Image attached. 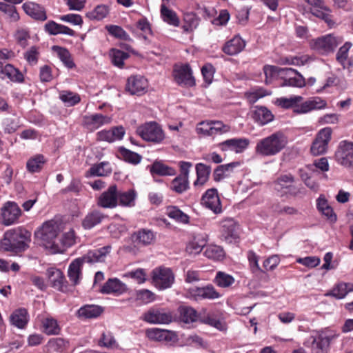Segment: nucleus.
<instances>
[{
  "label": "nucleus",
  "instance_id": "55",
  "mask_svg": "<svg viewBox=\"0 0 353 353\" xmlns=\"http://www.w3.org/2000/svg\"><path fill=\"white\" fill-rule=\"evenodd\" d=\"M203 254L209 259L220 261L224 258L225 252L221 246L209 245L205 248Z\"/></svg>",
  "mask_w": 353,
  "mask_h": 353
},
{
  "label": "nucleus",
  "instance_id": "60",
  "mask_svg": "<svg viewBox=\"0 0 353 353\" xmlns=\"http://www.w3.org/2000/svg\"><path fill=\"white\" fill-rule=\"evenodd\" d=\"M58 242L62 252L66 248L71 247L75 243V235L74 230H71L64 233L60 238L58 237Z\"/></svg>",
  "mask_w": 353,
  "mask_h": 353
},
{
  "label": "nucleus",
  "instance_id": "11",
  "mask_svg": "<svg viewBox=\"0 0 353 353\" xmlns=\"http://www.w3.org/2000/svg\"><path fill=\"white\" fill-rule=\"evenodd\" d=\"M118 187L116 184L110 185L108 188L97 198V205L105 209L115 208L119 205Z\"/></svg>",
  "mask_w": 353,
  "mask_h": 353
},
{
  "label": "nucleus",
  "instance_id": "31",
  "mask_svg": "<svg viewBox=\"0 0 353 353\" xmlns=\"http://www.w3.org/2000/svg\"><path fill=\"white\" fill-rule=\"evenodd\" d=\"M11 325L19 329H24L29 322V314L28 310L19 307L12 312L10 316Z\"/></svg>",
  "mask_w": 353,
  "mask_h": 353
},
{
  "label": "nucleus",
  "instance_id": "15",
  "mask_svg": "<svg viewBox=\"0 0 353 353\" xmlns=\"http://www.w3.org/2000/svg\"><path fill=\"white\" fill-rule=\"evenodd\" d=\"M201 205L211 210L214 214H220L222 212V206L217 190L211 188L208 190L202 196Z\"/></svg>",
  "mask_w": 353,
  "mask_h": 353
},
{
  "label": "nucleus",
  "instance_id": "5",
  "mask_svg": "<svg viewBox=\"0 0 353 353\" xmlns=\"http://www.w3.org/2000/svg\"><path fill=\"white\" fill-rule=\"evenodd\" d=\"M141 319L150 324H168L172 321V314L165 309L152 307L145 312Z\"/></svg>",
  "mask_w": 353,
  "mask_h": 353
},
{
  "label": "nucleus",
  "instance_id": "63",
  "mask_svg": "<svg viewBox=\"0 0 353 353\" xmlns=\"http://www.w3.org/2000/svg\"><path fill=\"white\" fill-rule=\"evenodd\" d=\"M135 299L141 303L148 304L156 299V295L149 290L142 289L136 292Z\"/></svg>",
  "mask_w": 353,
  "mask_h": 353
},
{
  "label": "nucleus",
  "instance_id": "1",
  "mask_svg": "<svg viewBox=\"0 0 353 353\" xmlns=\"http://www.w3.org/2000/svg\"><path fill=\"white\" fill-rule=\"evenodd\" d=\"M31 241V232L22 227L9 230L4 233L1 248L16 255L25 252Z\"/></svg>",
  "mask_w": 353,
  "mask_h": 353
},
{
  "label": "nucleus",
  "instance_id": "25",
  "mask_svg": "<svg viewBox=\"0 0 353 353\" xmlns=\"http://www.w3.org/2000/svg\"><path fill=\"white\" fill-rule=\"evenodd\" d=\"M283 72L288 78L283 80L281 86H292L302 88L305 85V81L303 77L296 70L292 68H283Z\"/></svg>",
  "mask_w": 353,
  "mask_h": 353
},
{
  "label": "nucleus",
  "instance_id": "30",
  "mask_svg": "<svg viewBox=\"0 0 353 353\" xmlns=\"http://www.w3.org/2000/svg\"><path fill=\"white\" fill-rule=\"evenodd\" d=\"M108 216L99 210L90 211L82 220V227L85 230H90L97 225L101 224Z\"/></svg>",
  "mask_w": 353,
  "mask_h": 353
},
{
  "label": "nucleus",
  "instance_id": "52",
  "mask_svg": "<svg viewBox=\"0 0 353 353\" xmlns=\"http://www.w3.org/2000/svg\"><path fill=\"white\" fill-rule=\"evenodd\" d=\"M118 151L119 158L127 163L137 165L142 159V157L140 154L124 147L119 148Z\"/></svg>",
  "mask_w": 353,
  "mask_h": 353
},
{
  "label": "nucleus",
  "instance_id": "45",
  "mask_svg": "<svg viewBox=\"0 0 353 353\" xmlns=\"http://www.w3.org/2000/svg\"><path fill=\"white\" fill-rule=\"evenodd\" d=\"M211 168L203 163H199L196 165V180L194 182L195 187L203 186L209 179Z\"/></svg>",
  "mask_w": 353,
  "mask_h": 353
},
{
  "label": "nucleus",
  "instance_id": "34",
  "mask_svg": "<svg viewBox=\"0 0 353 353\" xmlns=\"http://www.w3.org/2000/svg\"><path fill=\"white\" fill-rule=\"evenodd\" d=\"M40 329L48 336L59 335L61 332V327L59 325L58 321L51 316L42 319Z\"/></svg>",
  "mask_w": 353,
  "mask_h": 353
},
{
  "label": "nucleus",
  "instance_id": "64",
  "mask_svg": "<svg viewBox=\"0 0 353 353\" xmlns=\"http://www.w3.org/2000/svg\"><path fill=\"white\" fill-rule=\"evenodd\" d=\"M0 11L6 14L10 21L16 22L19 19V14L17 12L16 8L12 5L0 2Z\"/></svg>",
  "mask_w": 353,
  "mask_h": 353
},
{
  "label": "nucleus",
  "instance_id": "56",
  "mask_svg": "<svg viewBox=\"0 0 353 353\" xmlns=\"http://www.w3.org/2000/svg\"><path fill=\"white\" fill-rule=\"evenodd\" d=\"M110 11L109 7L106 5H98L92 11L86 14V17L90 20L100 21L107 17Z\"/></svg>",
  "mask_w": 353,
  "mask_h": 353
},
{
  "label": "nucleus",
  "instance_id": "40",
  "mask_svg": "<svg viewBox=\"0 0 353 353\" xmlns=\"http://www.w3.org/2000/svg\"><path fill=\"white\" fill-rule=\"evenodd\" d=\"M46 162L47 159L43 154H36L27 161L26 169L30 173L40 172Z\"/></svg>",
  "mask_w": 353,
  "mask_h": 353
},
{
  "label": "nucleus",
  "instance_id": "59",
  "mask_svg": "<svg viewBox=\"0 0 353 353\" xmlns=\"http://www.w3.org/2000/svg\"><path fill=\"white\" fill-rule=\"evenodd\" d=\"M2 126L6 134H13L20 127V119L6 117L3 120Z\"/></svg>",
  "mask_w": 353,
  "mask_h": 353
},
{
  "label": "nucleus",
  "instance_id": "2",
  "mask_svg": "<svg viewBox=\"0 0 353 353\" xmlns=\"http://www.w3.org/2000/svg\"><path fill=\"white\" fill-rule=\"evenodd\" d=\"M288 139L281 132H276L259 140L255 152L261 157H272L281 152L287 145Z\"/></svg>",
  "mask_w": 353,
  "mask_h": 353
},
{
  "label": "nucleus",
  "instance_id": "24",
  "mask_svg": "<svg viewBox=\"0 0 353 353\" xmlns=\"http://www.w3.org/2000/svg\"><path fill=\"white\" fill-rule=\"evenodd\" d=\"M145 336L150 341L170 342L176 336V333L168 330L153 327L145 330Z\"/></svg>",
  "mask_w": 353,
  "mask_h": 353
},
{
  "label": "nucleus",
  "instance_id": "33",
  "mask_svg": "<svg viewBox=\"0 0 353 353\" xmlns=\"http://www.w3.org/2000/svg\"><path fill=\"white\" fill-rule=\"evenodd\" d=\"M112 172L111 164L108 161H102L92 165L85 173V176H107Z\"/></svg>",
  "mask_w": 353,
  "mask_h": 353
},
{
  "label": "nucleus",
  "instance_id": "41",
  "mask_svg": "<svg viewBox=\"0 0 353 353\" xmlns=\"http://www.w3.org/2000/svg\"><path fill=\"white\" fill-rule=\"evenodd\" d=\"M198 321L201 323L210 325L219 330L224 329L223 323L219 319L215 318L212 314L208 313L205 308H203L199 312Z\"/></svg>",
  "mask_w": 353,
  "mask_h": 353
},
{
  "label": "nucleus",
  "instance_id": "35",
  "mask_svg": "<svg viewBox=\"0 0 353 353\" xmlns=\"http://www.w3.org/2000/svg\"><path fill=\"white\" fill-rule=\"evenodd\" d=\"M47 353H66L69 341L63 338H52L46 345Z\"/></svg>",
  "mask_w": 353,
  "mask_h": 353
},
{
  "label": "nucleus",
  "instance_id": "12",
  "mask_svg": "<svg viewBox=\"0 0 353 353\" xmlns=\"http://www.w3.org/2000/svg\"><path fill=\"white\" fill-rule=\"evenodd\" d=\"M335 157L341 165L353 169V143L342 141L335 153Z\"/></svg>",
  "mask_w": 353,
  "mask_h": 353
},
{
  "label": "nucleus",
  "instance_id": "7",
  "mask_svg": "<svg viewBox=\"0 0 353 353\" xmlns=\"http://www.w3.org/2000/svg\"><path fill=\"white\" fill-rule=\"evenodd\" d=\"M1 223L9 226L19 222L22 211L19 205L14 201H7L1 208Z\"/></svg>",
  "mask_w": 353,
  "mask_h": 353
},
{
  "label": "nucleus",
  "instance_id": "58",
  "mask_svg": "<svg viewBox=\"0 0 353 353\" xmlns=\"http://www.w3.org/2000/svg\"><path fill=\"white\" fill-rule=\"evenodd\" d=\"M2 73L6 75L12 81H23V74L11 64H6L2 70Z\"/></svg>",
  "mask_w": 353,
  "mask_h": 353
},
{
  "label": "nucleus",
  "instance_id": "9",
  "mask_svg": "<svg viewBox=\"0 0 353 353\" xmlns=\"http://www.w3.org/2000/svg\"><path fill=\"white\" fill-rule=\"evenodd\" d=\"M311 6L310 12L315 17L323 20L329 27H334L336 22L332 19L331 10L325 5L323 0H305Z\"/></svg>",
  "mask_w": 353,
  "mask_h": 353
},
{
  "label": "nucleus",
  "instance_id": "4",
  "mask_svg": "<svg viewBox=\"0 0 353 353\" xmlns=\"http://www.w3.org/2000/svg\"><path fill=\"white\" fill-rule=\"evenodd\" d=\"M137 134L145 141L159 143L164 139V132L156 122L145 123L137 130Z\"/></svg>",
  "mask_w": 353,
  "mask_h": 353
},
{
  "label": "nucleus",
  "instance_id": "62",
  "mask_svg": "<svg viewBox=\"0 0 353 353\" xmlns=\"http://www.w3.org/2000/svg\"><path fill=\"white\" fill-rule=\"evenodd\" d=\"M105 29L110 35L116 38L125 41L130 40V35L121 26L109 25L105 26Z\"/></svg>",
  "mask_w": 353,
  "mask_h": 353
},
{
  "label": "nucleus",
  "instance_id": "50",
  "mask_svg": "<svg viewBox=\"0 0 353 353\" xmlns=\"http://www.w3.org/2000/svg\"><path fill=\"white\" fill-rule=\"evenodd\" d=\"M199 24V20L192 12L186 13L183 16V24L182 29L183 32L189 34V39H192V32Z\"/></svg>",
  "mask_w": 353,
  "mask_h": 353
},
{
  "label": "nucleus",
  "instance_id": "27",
  "mask_svg": "<svg viewBox=\"0 0 353 353\" xmlns=\"http://www.w3.org/2000/svg\"><path fill=\"white\" fill-rule=\"evenodd\" d=\"M245 47V41L239 35L234 36L226 41L222 47V51L230 56L240 53Z\"/></svg>",
  "mask_w": 353,
  "mask_h": 353
},
{
  "label": "nucleus",
  "instance_id": "3",
  "mask_svg": "<svg viewBox=\"0 0 353 353\" xmlns=\"http://www.w3.org/2000/svg\"><path fill=\"white\" fill-rule=\"evenodd\" d=\"M59 227L55 221H48L45 222L41 228L35 232V236L41 241L42 244L46 248L53 252H61L58 242Z\"/></svg>",
  "mask_w": 353,
  "mask_h": 353
},
{
  "label": "nucleus",
  "instance_id": "20",
  "mask_svg": "<svg viewBox=\"0 0 353 353\" xmlns=\"http://www.w3.org/2000/svg\"><path fill=\"white\" fill-rule=\"evenodd\" d=\"M221 227V236L224 241L230 243L238 239V226L233 219L228 218L223 220Z\"/></svg>",
  "mask_w": 353,
  "mask_h": 353
},
{
  "label": "nucleus",
  "instance_id": "53",
  "mask_svg": "<svg viewBox=\"0 0 353 353\" xmlns=\"http://www.w3.org/2000/svg\"><path fill=\"white\" fill-rule=\"evenodd\" d=\"M110 57H111L112 63L114 66L121 69L124 68V61L128 59L130 55L128 53L121 50L112 48L110 50Z\"/></svg>",
  "mask_w": 353,
  "mask_h": 353
},
{
  "label": "nucleus",
  "instance_id": "51",
  "mask_svg": "<svg viewBox=\"0 0 353 353\" xmlns=\"http://www.w3.org/2000/svg\"><path fill=\"white\" fill-rule=\"evenodd\" d=\"M103 312V309L95 305H86L78 310L79 317L92 319L98 317Z\"/></svg>",
  "mask_w": 353,
  "mask_h": 353
},
{
  "label": "nucleus",
  "instance_id": "10",
  "mask_svg": "<svg viewBox=\"0 0 353 353\" xmlns=\"http://www.w3.org/2000/svg\"><path fill=\"white\" fill-rule=\"evenodd\" d=\"M343 41L341 37L327 34L313 41L312 48L321 54L332 52Z\"/></svg>",
  "mask_w": 353,
  "mask_h": 353
},
{
  "label": "nucleus",
  "instance_id": "6",
  "mask_svg": "<svg viewBox=\"0 0 353 353\" xmlns=\"http://www.w3.org/2000/svg\"><path fill=\"white\" fill-rule=\"evenodd\" d=\"M152 279L154 286L160 290L170 288L174 281L171 270L161 267L152 270Z\"/></svg>",
  "mask_w": 353,
  "mask_h": 353
},
{
  "label": "nucleus",
  "instance_id": "44",
  "mask_svg": "<svg viewBox=\"0 0 353 353\" xmlns=\"http://www.w3.org/2000/svg\"><path fill=\"white\" fill-rule=\"evenodd\" d=\"M352 46V43L345 42L336 53V60L343 68H349L353 65V61L348 58V52Z\"/></svg>",
  "mask_w": 353,
  "mask_h": 353
},
{
  "label": "nucleus",
  "instance_id": "19",
  "mask_svg": "<svg viewBox=\"0 0 353 353\" xmlns=\"http://www.w3.org/2000/svg\"><path fill=\"white\" fill-rule=\"evenodd\" d=\"M250 141L246 138H234L219 143L218 147L222 151H234L236 153L243 152L249 145Z\"/></svg>",
  "mask_w": 353,
  "mask_h": 353
},
{
  "label": "nucleus",
  "instance_id": "48",
  "mask_svg": "<svg viewBox=\"0 0 353 353\" xmlns=\"http://www.w3.org/2000/svg\"><path fill=\"white\" fill-rule=\"evenodd\" d=\"M330 341L331 337L323 334L312 337V349L316 350V353H326Z\"/></svg>",
  "mask_w": 353,
  "mask_h": 353
},
{
  "label": "nucleus",
  "instance_id": "43",
  "mask_svg": "<svg viewBox=\"0 0 353 353\" xmlns=\"http://www.w3.org/2000/svg\"><path fill=\"white\" fill-rule=\"evenodd\" d=\"M161 17L163 21L169 25L176 26V14L172 10L169 8V1L170 0H161Z\"/></svg>",
  "mask_w": 353,
  "mask_h": 353
},
{
  "label": "nucleus",
  "instance_id": "26",
  "mask_svg": "<svg viewBox=\"0 0 353 353\" xmlns=\"http://www.w3.org/2000/svg\"><path fill=\"white\" fill-rule=\"evenodd\" d=\"M155 239V234L152 230L147 228H142L134 232L131 235L132 241L141 246H146L153 243Z\"/></svg>",
  "mask_w": 353,
  "mask_h": 353
},
{
  "label": "nucleus",
  "instance_id": "28",
  "mask_svg": "<svg viewBox=\"0 0 353 353\" xmlns=\"http://www.w3.org/2000/svg\"><path fill=\"white\" fill-rule=\"evenodd\" d=\"M179 172L178 174V193H181L189 188L188 175L192 163L188 161L179 162Z\"/></svg>",
  "mask_w": 353,
  "mask_h": 353
},
{
  "label": "nucleus",
  "instance_id": "17",
  "mask_svg": "<svg viewBox=\"0 0 353 353\" xmlns=\"http://www.w3.org/2000/svg\"><path fill=\"white\" fill-rule=\"evenodd\" d=\"M111 250V245H105L98 249L90 250L80 258L84 263H102L105 261Z\"/></svg>",
  "mask_w": 353,
  "mask_h": 353
},
{
  "label": "nucleus",
  "instance_id": "49",
  "mask_svg": "<svg viewBox=\"0 0 353 353\" xmlns=\"http://www.w3.org/2000/svg\"><path fill=\"white\" fill-rule=\"evenodd\" d=\"M152 175L172 176L175 174V170L160 161H154L150 167Z\"/></svg>",
  "mask_w": 353,
  "mask_h": 353
},
{
  "label": "nucleus",
  "instance_id": "57",
  "mask_svg": "<svg viewBox=\"0 0 353 353\" xmlns=\"http://www.w3.org/2000/svg\"><path fill=\"white\" fill-rule=\"evenodd\" d=\"M234 281V278L232 275L221 271L216 273L214 279V283L217 286L222 288H226L231 286Z\"/></svg>",
  "mask_w": 353,
  "mask_h": 353
},
{
  "label": "nucleus",
  "instance_id": "37",
  "mask_svg": "<svg viewBox=\"0 0 353 353\" xmlns=\"http://www.w3.org/2000/svg\"><path fill=\"white\" fill-rule=\"evenodd\" d=\"M85 126L91 131L110 122V118L102 114H94L85 118Z\"/></svg>",
  "mask_w": 353,
  "mask_h": 353
},
{
  "label": "nucleus",
  "instance_id": "21",
  "mask_svg": "<svg viewBox=\"0 0 353 353\" xmlns=\"http://www.w3.org/2000/svg\"><path fill=\"white\" fill-rule=\"evenodd\" d=\"M327 106L325 100L316 97L309 99L294 108V112L296 114H305L312 110L323 109Z\"/></svg>",
  "mask_w": 353,
  "mask_h": 353
},
{
  "label": "nucleus",
  "instance_id": "13",
  "mask_svg": "<svg viewBox=\"0 0 353 353\" xmlns=\"http://www.w3.org/2000/svg\"><path fill=\"white\" fill-rule=\"evenodd\" d=\"M148 87V80L141 75L136 74L128 78L125 89L131 95L141 96L146 92Z\"/></svg>",
  "mask_w": 353,
  "mask_h": 353
},
{
  "label": "nucleus",
  "instance_id": "22",
  "mask_svg": "<svg viewBox=\"0 0 353 353\" xmlns=\"http://www.w3.org/2000/svg\"><path fill=\"white\" fill-rule=\"evenodd\" d=\"M178 85L185 88H192L196 85L195 78L188 63L178 66Z\"/></svg>",
  "mask_w": 353,
  "mask_h": 353
},
{
  "label": "nucleus",
  "instance_id": "32",
  "mask_svg": "<svg viewBox=\"0 0 353 353\" xmlns=\"http://www.w3.org/2000/svg\"><path fill=\"white\" fill-rule=\"evenodd\" d=\"M24 12L37 21H46L47 19L45 8L38 3L34 2H26L23 5Z\"/></svg>",
  "mask_w": 353,
  "mask_h": 353
},
{
  "label": "nucleus",
  "instance_id": "42",
  "mask_svg": "<svg viewBox=\"0 0 353 353\" xmlns=\"http://www.w3.org/2000/svg\"><path fill=\"white\" fill-rule=\"evenodd\" d=\"M178 310L181 322L189 324L198 321L199 312H197L193 307L182 305L179 307Z\"/></svg>",
  "mask_w": 353,
  "mask_h": 353
},
{
  "label": "nucleus",
  "instance_id": "61",
  "mask_svg": "<svg viewBox=\"0 0 353 353\" xmlns=\"http://www.w3.org/2000/svg\"><path fill=\"white\" fill-rule=\"evenodd\" d=\"M59 98L69 106L75 105L81 101L80 96L78 94L68 90L61 92Z\"/></svg>",
  "mask_w": 353,
  "mask_h": 353
},
{
  "label": "nucleus",
  "instance_id": "16",
  "mask_svg": "<svg viewBox=\"0 0 353 353\" xmlns=\"http://www.w3.org/2000/svg\"><path fill=\"white\" fill-rule=\"evenodd\" d=\"M46 274L48 281L53 288L62 292H66L68 290V283L61 270L51 268L47 270Z\"/></svg>",
  "mask_w": 353,
  "mask_h": 353
},
{
  "label": "nucleus",
  "instance_id": "38",
  "mask_svg": "<svg viewBox=\"0 0 353 353\" xmlns=\"http://www.w3.org/2000/svg\"><path fill=\"white\" fill-rule=\"evenodd\" d=\"M125 290V285L118 279H110L102 286L100 292L102 294H121Z\"/></svg>",
  "mask_w": 353,
  "mask_h": 353
},
{
  "label": "nucleus",
  "instance_id": "14",
  "mask_svg": "<svg viewBox=\"0 0 353 353\" xmlns=\"http://www.w3.org/2000/svg\"><path fill=\"white\" fill-rule=\"evenodd\" d=\"M188 294L189 297L195 301L203 299L214 300L221 296V294L211 284L203 287L190 288L188 290Z\"/></svg>",
  "mask_w": 353,
  "mask_h": 353
},
{
  "label": "nucleus",
  "instance_id": "46",
  "mask_svg": "<svg viewBox=\"0 0 353 353\" xmlns=\"http://www.w3.org/2000/svg\"><path fill=\"white\" fill-rule=\"evenodd\" d=\"M353 291V284L341 283L336 285L330 292L325 294V296H333L337 299H341L350 292Z\"/></svg>",
  "mask_w": 353,
  "mask_h": 353
},
{
  "label": "nucleus",
  "instance_id": "39",
  "mask_svg": "<svg viewBox=\"0 0 353 353\" xmlns=\"http://www.w3.org/2000/svg\"><path fill=\"white\" fill-rule=\"evenodd\" d=\"M118 203L122 207L132 208L135 205L137 192L134 189L121 191L118 189Z\"/></svg>",
  "mask_w": 353,
  "mask_h": 353
},
{
  "label": "nucleus",
  "instance_id": "54",
  "mask_svg": "<svg viewBox=\"0 0 353 353\" xmlns=\"http://www.w3.org/2000/svg\"><path fill=\"white\" fill-rule=\"evenodd\" d=\"M294 181L295 178L292 174H281L274 182V189L277 191L284 192L289 184L294 183Z\"/></svg>",
  "mask_w": 353,
  "mask_h": 353
},
{
  "label": "nucleus",
  "instance_id": "47",
  "mask_svg": "<svg viewBox=\"0 0 353 353\" xmlns=\"http://www.w3.org/2000/svg\"><path fill=\"white\" fill-rule=\"evenodd\" d=\"M52 49L57 53L58 57L65 67L70 69L75 67L72 54L67 48L59 46H54Z\"/></svg>",
  "mask_w": 353,
  "mask_h": 353
},
{
  "label": "nucleus",
  "instance_id": "36",
  "mask_svg": "<svg viewBox=\"0 0 353 353\" xmlns=\"http://www.w3.org/2000/svg\"><path fill=\"white\" fill-rule=\"evenodd\" d=\"M252 117L261 125L270 123L274 119V115L271 111L263 106H255L252 111Z\"/></svg>",
  "mask_w": 353,
  "mask_h": 353
},
{
  "label": "nucleus",
  "instance_id": "8",
  "mask_svg": "<svg viewBox=\"0 0 353 353\" xmlns=\"http://www.w3.org/2000/svg\"><path fill=\"white\" fill-rule=\"evenodd\" d=\"M332 132V129L327 127L321 129L317 133L310 148L311 153L313 155L319 156L327 152L328 143L331 140Z\"/></svg>",
  "mask_w": 353,
  "mask_h": 353
},
{
  "label": "nucleus",
  "instance_id": "23",
  "mask_svg": "<svg viewBox=\"0 0 353 353\" xmlns=\"http://www.w3.org/2000/svg\"><path fill=\"white\" fill-rule=\"evenodd\" d=\"M125 134V130L122 126L114 127L110 130H103L97 133V141L112 143L121 140Z\"/></svg>",
  "mask_w": 353,
  "mask_h": 353
},
{
  "label": "nucleus",
  "instance_id": "29",
  "mask_svg": "<svg viewBox=\"0 0 353 353\" xmlns=\"http://www.w3.org/2000/svg\"><path fill=\"white\" fill-rule=\"evenodd\" d=\"M84 262L79 257L74 259L69 265L68 276L72 284L75 286L79 284L82 279V269Z\"/></svg>",
  "mask_w": 353,
  "mask_h": 353
},
{
  "label": "nucleus",
  "instance_id": "18",
  "mask_svg": "<svg viewBox=\"0 0 353 353\" xmlns=\"http://www.w3.org/2000/svg\"><path fill=\"white\" fill-rule=\"evenodd\" d=\"M208 241V235L205 233L194 234L186 245L185 252L190 255L199 254Z\"/></svg>",
  "mask_w": 353,
  "mask_h": 353
}]
</instances>
